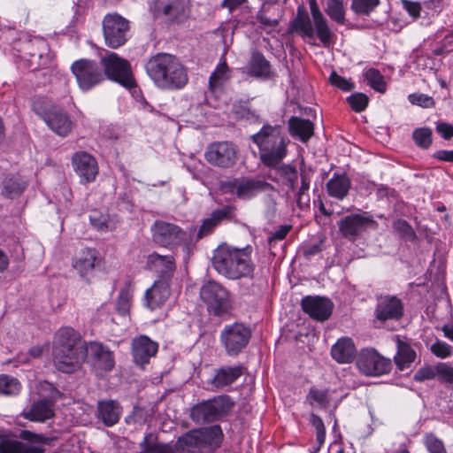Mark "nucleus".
Wrapping results in <instances>:
<instances>
[{
  "label": "nucleus",
  "instance_id": "f257e3e1",
  "mask_svg": "<svg viewBox=\"0 0 453 453\" xmlns=\"http://www.w3.org/2000/svg\"><path fill=\"white\" fill-rule=\"evenodd\" d=\"M448 248L446 243L436 242L433 259L426 269V275L431 281L426 293L434 299V304L426 305V318L438 328L452 319L453 309L447 292L445 282Z\"/></svg>",
  "mask_w": 453,
  "mask_h": 453
},
{
  "label": "nucleus",
  "instance_id": "f03ea898",
  "mask_svg": "<svg viewBox=\"0 0 453 453\" xmlns=\"http://www.w3.org/2000/svg\"><path fill=\"white\" fill-rule=\"evenodd\" d=\"M222 438L223 433L219 425L187 433L174 444L160 443L157 436L150 433L139 443V453H196L197 449L219 447Z\"/></svg>",
  "mask_w": 453,
  "mask_h": 453
},
{
  "label": "nucleus",
  "instance_id": "7ed1b4c3",
  "mask_svg": "<svg viewBox=\"0 0 453 453\" xmlns=\"http://www.w3.org/2000/svg\"><path fill=\"white\" fill-rule=\"evenodd\" d=\"M212 267L229 280L254 277L255 265L249 248L238 249L226 243L219 245L211 257Z\"/></svg>",
  "mask_w": 453,
  "mask_h": 453
},
{
  "label": "nucleus",
  "instance_id": "20e7f679",
  "mask_svg": "<svg viewBox=\"0 0 453 453\" xmlns=\"http://www.w3.org/2000/svg\"><path fill=\"white\" fill-rule=\"evenodd\" d=\"M145 69L154 83L163 89L182 88L188 81L186 68L172 54L157 53L152 56L147 61Z\"/></svg>",
  "mask_w": 453,
  "mask_h": 453
},
{
  "label": "nucleus",
  "instance_id": "39448f33",
  "mask_svg": "<svg viewBox=\"0 0 453 453\" xmlns=\"http://www.w3.org/2000/svg\"><path fill=\"white\" fill-rule=\"evenodd\" d=\"M259 149L260 161L268 167H276L287 156L288 141L280 126L265 125L251 136Z\"/></svg>",
  "mask_w": 453,
  "mask_h": 453
},
{
  "label": "nucleus",
  "instance_id": "423d86ee",
  "mask_svg": "<svg viewBox=\"0 0 453 453\" xmlns=\"http://www.w3.org/2000/svg\"><path fill=\"white\" fill-rule=\"evenodd\" d=\"M150 231L153 242L159 247L173 250L181 245L187 254H190L195 248V226L184 230L175 224L156 220Z\"/></svg>",
  "mask_w": 453,
  "mask_h": 453
},
{
  "label": "nucleus",
  "instance_id": "0eeeda50",
  "mask_svg": "<svg viewBox=\"0 0 453 453\" xmlns=\"http://www.w3.org/2000/svg\"><path fill=\"white\" fill-rule=\"evenodd\" d=\"M234 405L229 395H222L195 405L190 416L196 423H211L227 415Z\"/></svg>",
  "mask_w": 453,
  "mask_h": 453
},
{
  "label": "nucleus",
  "instance_id": "6e6552de",
  "mask_svg": "<svg viewBox=\"0 0 453 453\" xmlns=\"http://www.w3.org/2000/svg\"><path fill=\"white\" fill-rule=\"evenodd\" d=\"M271 187V184L263 180L246 176L233 178L220 184L223 193L235 196L242 200H250Z\"/></svg>",
  "mask_w": 453,
  "mask_h": 453
},
{
  "label": "nucleus",
  "instance_id": "1a4fd4ad",
  "mask_svg": "<svg viewBox=\"0 0 453 453\" xmlns=\"http://www.w3.org/2000/svg\"><path fill=\"white\" fill-rule=\"evenodd\" d=\"M200 297L207 304L208 311L215 316L226 313L231 309L229 292L217 281L208 280L203 284Z\"/></svg>",
  "mask_w": 453,
  "mask_h": 453
},
{
  "label": "nucleus",
  "instance_id": "9d476101",
  "mask_svg": "<svg viewBox=\"0 0 453 453\" xmlns=\"http://www.w3.org/2000/svg\"><path fill=\"white\" fill-rule=\"evenodd\" d=\"M378 223L366 212L352 213L338 222L342 235L350 242L362 238L368 230H375Z\"/></svg>",
  "mask_w": 453,
  "mask_h": 453
},
{
  "label": "nucleus",
  "instance_id": "9b49d317",
  "mask_svg": "<svg viewBox=\"0 0 453 453\" xmlns=\"http://www.w3.org/2000/svg\"><path fill=\"white\" fill-rule=\"evenodd\" d=\"M71 71L82 91H88L104 81L102 66L93 60H76L72 64Z\"/></svg>",
  "mask_w": 453,
  "mask_h": 453
},
{
  "label": "nucleus",
  "instance_id": "f8f14e48",
  "mask_svg": "<svg viewBox=\"0 0 453 453\" xmlns=\"http://www.w3.org/2000/svg\"><path fill=\"white\" fill-rule=\"evenodd\" d=\"M238 153L237 145L232 142H213L207 146L204 158L212 166L227 169L236 164Z\"/></svg>",
  "mask_w": 453,
  "mask_h": 453
},
{
  "label": "nucleus",
  "instance_id": "ddd939ff",
  "mask_svg": "<svg viewBox=\"0 0 453 453\" xmlns=\"http://www.w3.org/2000/svg\"><path fill=\"white\" fill-rule=\"evenodd\" d=\"M101 65L104 67V79L108 78L126 88H132L134 85L129 62L116 53L111 52L103 57Z\"/></svg>",
  "mask_w": 453,
  "mask_h": 453
},
{
  "label": "nucleus",
  "instance_id": "4468645a",
  "mask_svg": "<svg viewBox=\"0 0 453 453\" xmlns=\"http://www.w3.org/2000/svg\"><path fill=\"white\" fill-rule=\"evenodd\" d=\"M250 337L251 331L242 323L227 325L220 333V342L230 357L241 353L247 347Z\"/></svg>",
  "mask_w": 453,
  "mask_h": 453
},
{
  "label": "nucleus",
  "instance_id": "2eb2a0df",
  "mask_svg": "<svg viewBox=\"0 0 453 453\" xmlns=\"http://www.w3.org/2000/svg\"><path fill=\"white\" fill-rule=\"evenodd\" d=\"M103 32L105 43L117 49L127 41L129 22L118 13L107 14L103 19Z\"/></svg>",
  "mask_w": 453,
  "mask_h": 453
},
{
  "label": "nucleus",
  "instance_id": "dca6fc26",
  "mask_svg": "<svg viewBox=\"0 0 453 453\" xmlns=\"http://www.w3.org/2000/svg\"><path fill=\"white\" fill-rule=\"evenodd\" d=\"M33 109L58 135L65 137L71 133L73 122L67 112L63 109L57 106L42 109L37 103H34Z\"/></svg>",
  "mask_w": 453,
  "mask_h": 453
},
{
  "label": "nucleus",
  "instance_id": "f3484780",
  "mask_svg": "<svg viewBox=\"0 0 453 453\" xmlns=\"http://www.w3.org/2000/svg\"><path fill=\"white\" fill-rule=\"evenodd\" d=\"M357 366L365 375L379 376L390 371L391 361L380 356L373 349H366L359 353Z\"/></svg>",
  "mask_w": 453,
  "mask_h": 453
},
{
  "label": "nucleus",
  "instance_id": "a211bd4d",
  "mask_svg": "<svg viewBox=\"0 0 453 453\" xmlns=\"http://www.w3.org/2000/svg\"><path fill=\"white\" fill-rule=\"evenodd\" d=\"M56 368L63 372L71 373L79 369L88 357V348H62L52 350Z\"/></svg>",
  "mask_w": 453,
  "mask_h": 453
},
{
  "label": "nucleus",
  "instance_id": "6ab92c4d",
  "mask_svg": "<svg viewBox=\"0 0 453 453\" xmlns=\"http://www.w3.org/2000/svg\"><path fill=\"white\" fill-rule=\"evenodd\" d=\"M23 52L27 57V66L31 71L46 67L50 62V48L42 38H34L23 44Z\"/></svg>",
  "mask_w": 453,
  "mask_h": 453
},
{
  "label": "nucleus",
  "instance_id": "aec40b11",
  "mask_svg": "<svg viewBox=\"0 0 453 453\" xmlns=\"http://www.w3.org/2000/svg\"><path fill=\"white\" fill-rule=\"evenodd\" d=\"M145 269L155 273L157 280L170 282L176 270L175 258L173 255H161L154 251L147 256Z\"/></svg>",
  "mask_w": 453,
  "mask_h": 453
},
{
  "label": "nucleus",
  "instance_id": "412c9836",
  "mask_svg": "<svg viewBox=\"0 0 453 453\" xmlns=\"http://www.w3.org/2000/svg\"><path fill=\"white\" fill-rule=\"evenodd\" d=\"M157 351L158 343L147 335L141 334L132 340L131 355L137 366L143 368L157 355Z\"/></svg>",
  "mask_w": 453,
  "mask_h": 453
},
{
  "label": "nucleus",
  "instance_id": "4be33fe9",
  "mask_svg": "<svg viewBox=\"0 0 453 453\" xmlns=\"http://www.w3.org/2000/svg\"><path fill=\"white\" fill-rule=\"evenodd\" d=\"M72 165L81 183H88L96 180L98 165L90 154L85 151L74 153L72 157Z\"/></svg>",
  "mask_w": 453,
  "mask_h": 453
},
{
  "label": "nucleus",
  "instance_id": "5701e85b",
  "mask_svg": "<svg viewBox=\"0 0 453 453\" xmlns=\"http://www.w3.org/2000/svg\"><path fill=\"white\" fill-rule=\"evenodd\" d=\"M156 11L171 22H182L189 12L187 0H157Z\"/></svg>",
  "mask_w": 453,
  "mask_h": 453
},
{
  "label": "nucleus",
  "instance_id": "b1692460",
  "mask_svg": "<svg viewBox=\"0 0 453 453\" xmlns=\"http://www.w3.org/2000/svg\"><path fill=\"white\" fill-rule=\"evenodd\" d=\"M301 305L305 313L319 321L326 320L332 314L333 303L326 297L305 296Z\"/></svg>",
  "mask_w": 453,
  "mask_h": 453
},
{
  "label": "nucleus",
  "instance_id": "393cba45",
  "mask_svg": "<svg viewBox=\"0 0 453 453\" xmlns=\"http://www.w3.org/2000/svg\"><path fill=\"white\" fill-rule=\"evenodd\" d=\"M88 355L93 360L94 365L104 372L113 369L115 361L112 352L104 344L91 342L88 344Z\"/></svg>",
  "mask_w": 453,
  "mask_h": 453
},
{
  "label": "nucleus",
  "instance_id": "a878e982",
  "mask_svg": "<svg viewBox=\"0 0 453 453\" xmlns=\"http://www.w3.org/2000/svg\"><path fill=\"white\" fill-rule=\"evenodd\" d=\"M170 296V282L156 280L150 288L145 292L146 306L154 311L160 308Z\"/></svg>",
  "mask_w": 453,
  "mask_h": 453
},
{
  "label": "nucleus",
  "instance_id": "bb28decb",
  "mask_svg": "<svg viewBox=\"0 0 453 453\" xmlns=\"http://www.w3.org/2000/svg\"><path fill=\"white\" fill-rule=\"evenodd\" d=\"M53 402L42 398L35 402L28 409H25L22 415L25 418L35 422H44L54 416Z\"/></svg>",
  "mask_w": 453,
  "mask_h": 453
},
{
  "label": "nucleus",
  "instance_id": "cd10ccee",
  "mask_svg": "<svg viewBox=\"0 0 453 453\" xmlns=\"http://www.w3.org/2000/svg\"><path fill=\"white\" fill-rule=\"evenodd\" d=\"M403 304L400 299L392 296L380 301L376 308V318L380 321L397 319L403 316Z\"/></svg>",
  "mask_w": 453,
  "mask_h": 453
},
{
  "label": "nucleus",
  "instance_id": "c85d7f7f",
  "mask_svg": "<svg viewBox=\"0 0 453 453\" xmlns=\"http://www.w3.org/2000/svg\"><path fill=\"white\" fill-rule=\"evenodd\" d=\"M242 373L243 368L241 365L223 366L215 370L209 383L217 389L223 388L233 384Z\"/></svg>",
  "mask_w": 453,
  "mask_h": 453
},
{
  "label": "nucleus",
  "instance_id": "c756f323",
  "mask_svg": "<svg viewBox=\"0 0 453 453\" xmlns=\"http://www.w3.org/2000/svg\"><path fill=\"white\" fill-rule=\"evenodd\" d=\"M357 355V349L351 338L339 339L331 349L332 357L339 364L351 363Z\"/></svg>",
  "mask_w": 453,
  "mask_h": 453
},
{
  "label": "nucleus",
  "instance_id": "7c9ffc66",
  "mask_svg": "<svg viewBox=\"0 0 453 453\" xmlns=\"http://www.w3.org/2000/svg\"><path fill=\"white\" fill-rule=\"evenodd\" d=\"M122 409L114 400L99 401L97 403L96 417L104 426H112L120 418Z\"/></svg>",
  "mask_w": 453,
  "mask_h": 453
},
{
  "label": "nucleus",
  "instance_id": "2f4dec72",
  "mask_svg": "<svg viewBox=\"0 0 453 453\" xmlns=\"http://www.w3.org/2000/svg\"><path fill=\"white\" fill-rule=\"evenodd\" d=\"M309 4L317 36L324 45H326L330 42L332 37V32L328 27L327 21L320 12L316 0H309Z\"/></svg>",
  "mask_w": 453,
  "mask_h": 453
},
{
  "label": "nucleus",
  "instance_id": "473e14b6",
  "mask_svg": "<svg viewBox=\"0 0 453 453\" xmlns=\"http://www.w3.org/2000/svg\"><path fill=\"white\" fill-rule=\"evenodd\" d=\"M288 131L293 137L306 142L314 134V125L309 119L293 116L288 119Z\"/></svg>",
  "mask_w": 453,
  "mask_h": 453
},
{
  "label": "nucleus",
  "instance_id": "72a5a7b5",
  "mask_svg": "<svg viewBox=\"0 0 453 453\" xmlns=\"http://www.w3.org/2000/svg\"><path fill=\"white\" fill-rule=\"evenodd\" d=\"M96 260L97 251L95 249H85L76 257L73 267L81 277H88L94 271Z\"/></svg>",
  "mask_w": 453,
  "mask_h": 453
},
{
  "label": "nucleus",
  "instance_id": "f704fd0d",
  "mask_svg": "<svg viewBox=\"0 0 453 453\" xmlns=\"http://www.w3.org/2000/svg\"><path fill=\"white\" fill-rule=\"evenodd\" d=\"M42 447L27 445L0 434V453H43Z\"/></svg>",
  "mask_w": 453,
  "mask_h": 453
},
{
  "label": "nucleus",
  "instance_id": "c9c22d12",
  "mask_svg": "<svg viewBox=\"0 0 453 453\" xmlns=\"http://www.w3.org/2000/svg\"><path fill=\"white\" fill-rule=\"evenodd\" d=\"M351 182L345 174H334L326 183L328 195L339 200H343L350 189Z\"/></svg>",
  "mask_w": 453,
  "mask_h": 453
},
{
  "label": "nucleus",
  "instance_id": "e433bc0d",
  "mask_svg": "<svg viewBox=\"0 0 453 453\" xmlns=\"http://www.w3.org/2000/svg\"><path fill=\"white\" fill-rule=\"evenodd\" d=\"M247 68L248 73L251 76L267 78L270 74V64L258 51L251 54Z\"/></svg>",
  "mask_w": 453,
  "mask_h": 453
},
{
  "label": "nucleus",
  "instance_id": "4c0bfd02",
  "mask_svg": "<svg viewBox=\"0 0 453 453\" xmlns=\"http://www.w3.org/2000/svg\"><path fill=\"white\" fill-rule=\"evenodd\" d=\"M81 339V334L73 327L63 326L55 333L53 350L65 348V346L74 344L76 342H79Z\"/></svg>",
  "mask_w": 453,
  "mask_h": 453
},
{
  "label": "nucleus",
  "instance_id": "58836bf2",
  "mask_svg": "<svg viewBox=\"0 0 453 453\" xmlns=\"http://www.w3.org/2000/svg\"><path fill=\"white\" fill-rule=\"evenodd\" d=\"M301 186L296 192V203L300 209H305L310 205V195L308 193L311 181V171L300 170Z\"/></svg>",
  "mask_w": 453,
  "mask_h": 453
},
{
  "label": "nucleus",
  "instance_id": "ea45409f",
  "mask_svg": "<svg viewBox=\"0 0 453 453\" xmlns=\"http://www.w3.org/2000/svg\"><path fill=\"white\" fill-rule=\"evenodd\" d=\"M26 187V181L19 175L6 177L3 181L2 195L7 198H14L21 195Z\"/></svg>",
  "mask_w": 453,
  "mask_h": 453
},
{
  "label": "nucleus",
  "instance_id": "a19ab883",
  "mask_svg": "<svg viewBox=\"0 0 453 453\" xmlns=\"http://www.w3.org/2000/svg\"><path fill=\"white\" fill-rule=\"evenodd\" d=\"M396 342L397 353L395 356V362L400 370H403L414 361L416 353L409 344L402 342L398 337Z\"/></svg>",
  "mask_w": 453,
  "mask_h": 453
},
{
  "label": "nucleus",
  "instance_id": "79ce46f5",
  "mask_svg": "<svg viewBox=\"0 0 453 453\" xmlns=\"http://www.w3.org/2000/svg\"><path fill=\"white\" fill-rule=\"evenodd\" d=\"M292 29L298 32L302 36L308 38L314 37V30L311 19L307 14L297 13L296 17L291 23Z\"/></svg>",
  "mask_w": 453,
  "mask_h": 453
},
{
  "label": "nucleus",
  "instance_id": "37998d69",
  "mask_svg": "<svg viewBox=\"0 0 453 453\" xmlns=\"http://www.w3.org/2000/svg\"><path fill=\"white\" fill-rule=\"evenodd\" d=\"M274 168L276 169L280 177L283 179L284 184L288 186L290 190L295 191L298 178L296 168L291 165L280 164Z\"/></svg>",
  "mask_w": 453,
  "mask_h": 453
},
{
  "label": "nucleus",
  "instance_id": "c03bdc74",
  "mask_svg": "<svg viewBox=\"0 0 453 453\" xmlns=\"http://www.w3.org/2000/svg\"><path fill=\"white\" fill-rule=\"evenodd\" d=\"M326 13L330 19L338 24H343L345 21V10L342 1L340 0H328Z\"/></svg>",
  "mask_w": 453,
  "mask_h": 453
},
{
  "label": "nucleus",
  "instance_id": "a18cd8bd",
  "mask_svg": "<svg viewBox=\"0 0 453 453\" xmlns=\"http://www.w3.org/2000/svg\"><path fill=\"white\" fill-rule=\"evenodd\" d=\"M380 0H351V10L357 15L369 16L379 5Z\"/></svg>",
  "mask_w": 453,
  "mask_h": 453
},
{
  "label": "nucleus",
  "instance_id": "49530a36",
  "mask_svg": "<svg viewBox=\"0 0 453 453\" xmlns=\"http://www.w3.org/2000/svg\"><path fill=\"white\" fill-rule=\"evenodd\" d=\"M20 388V383L17 379L6 374H0V395H18Z\"/></svg>",
  "mask_w": 453,
  "mask_h": 453
},
{
  "label": "nucleus",
  "instance_id": "de8ad7c7",
  "mask_svg": "<svg viewBox=\"0 0 453 453\" xmlns=\"http://www.w3.org/2000/svg\"><path fill=\"white\" fill-rule=\"evenodd\" d=\"M229 79V69L226 62L219 64L216 70L211 74L209 86L211 90L221 86Z\"/></svg>",
  "mask_w": 453,
  "mask_h": 453
},
{
  "label": "nucleus",
  "instance_id": "09e8293b",
  "mask_svg": "<svg viewBox=\"0 0 453 453\" xmlns=\"http://www.w3.org/2000/svg\"><path fill=\"white\" fill-rule=\"evenodd\" d=\"M365 78L368 84L376 91L383 93L386 91V83L381 73L374 68H370L365 73Z\"/></svg>",
  "mask_w": 453,
  "mask_h": 453
},
{
  "label": "nucleus",
  "instance_id": "8fccbe9b",
  "mask_svg": "<svg viewBox=\"0 0 453 453\" xmlns=\"http://www.w3.org/2000/svg\"><path fill=\"white\" fill-rule=\"evenodd\" d=\"M307 401L311 405L316 403L318 406L325 408L329 403L328 390L311 388L307 395Z\"/></svg>",
  "mask_w": 453,
  "mask_h": 453
},
{
  "label": "nucleus",
  "instance_id": "3c124183",
  "mask_svg": "<svg viewBox=\"0 0 453 453\" xmlns=\"http://www.w3.org/2000/svg\"><path fill=\"white\" fill-rule=\"evenodd\" d=\"M89 221L99 231H108L111 228L108 214L94 211L89 215Z\"/></svg>",
  "mask_w": 453,
  "mask_h": 453
},
{
  "label": "nucleus",
  "instance_id": "603ef678",
  "mask_svg": "<svg viewBox=\"0 0 453 453\" xmlns=\"http://www.w3.org/2000/svg\"><path fill=\"white\" fill-rule=\"evenodd\" d=\"M347 101L354 111L361 112L367 107L369 98L363 93H355L349 96Z\"/></svg>",
  "mask_w": 453,
  "mask_h": 453
},
{
  "label": "nucleus",
  "instance_id": "864d4df0",
  "mask_svg": "<svg viewBox=\"0 0 453 453\" xmlns=\"http://www.w3.org/2000/svg\"><path fill=\"white\" fill-rule=\"evenodd\" d=\"M218 225L219 224L211 217L204 219L203 221L202 225L200 226L198 231L196 230V233H195V244L200 239H202L203 236H206V235H209L210 234H211L212 231L214 230V228Z\"/></svg>",
  "mask_w": 453,
  "mask_h": 453
},
{
  "label": "nucleus",
  "instance_id": "5fc2aeb1",
  "mask_svg": "<svg viewBox=\"0 0 453 453\" xmlns=\"http://www.w3.org/2000/svg\"><path fill=\"white\" fill-rule=\"evenodd\" d=\"M329 81L333 86L343 91H350L354 88V85L350 81L338 75L335 71L331 73Z\"/></svg>",
  "mask_w": 453,
  "mask_h": 453
},
{
  "label": "nucleus",
  "instance_id": "6e6d98bb",
  "mask_svg": "<svg viewBox=\"0 0 453 453\" xmlns=\"http://www.w3.org/2000/svg\"><path fill=\"white\" fill-rule=\"evenodd\" d=\"M131 295L128 290L122 289L117 300V310L119 314L126 315L130 308Z\"/></svg>",
  "mask_w": 453,
  "mask_h": 453
},
{
  "label": "nucleus",
  "instance_id": "4d7b16f0",
  "mask_svg": "<svg viewBox=\"0 0 453 453\" xmlns=\"http://www.w3.org/2000/svg\"><path fill=\"white\" fill-rule=\"evenodd\" d=\"M426 449L429 453H447L442 441L432 434H426Z\"/></svg>",
  "mask_w": 453,
  "mask_h": 453
},
{
  "label": "nucleus",
  "instance_id": "13d9d810",
  "mask_svg": "<svg viewBox=\"0 0 453 453\" xmlns=\"http://www.w3.org/2000/svg\"><path fill=\"white\" fill-rule=\"evenodd\" d=\"M433 211L436 212L438 215L434 214V217L438 221L439 224L447 225L449 215L447 213L446 206L441 202L432 203Z\"/></svg>",
  "mask_w": 453,
  "mask_h": 453
},
{
  "label": "nucleus",
  "instance_id": "bf43d9fd",
  "mask_svg": "<svg viewBox=\"0 0 453 453\" xmlns=\"http://www.w3.org/2000/svg\"><path fill=\"white\" fill-rule=\"evenodd\" d=\"M431 351L438 357L445 358L451 354V346L448 343L437 341L431 346Z\"/></svg>",
  "mask_w": 453,
  "mask_h": 453
},
{
  "label": "nucleus",
  "instance_id": "052dcab7",
  "mask_svg": "<svg viewBox=\"0 0 453 453\" xmlns=\"http://www.w3.org/2000/svg\"><path fill=\"white\" fill-rule=\"evenodd\" d=\"M234 208L225 206L211 212V217L219 224L224 219H230L234 215Z\"/></svg>",
  "mask_w": 453,
  "mask_h": 453
},
{
  "label": "nucleus",
  "instance_id": "680f3d73",
  "mask_svg": "<svg viewBox=\"0 0 453 453\" xmlns=\"http://www.w3.org/2000/svg\"><path fill=\"white\" fill-rule=\"evenodd\" d=\"M453 51V34L444 36L441 42V46L433 50L435 55H442Z\"/></svg>",
  "mask_w": 453,
  "mask_h": 453
},
{
  "label": "nucleus",
  "instance_id": "e2e57ef3",
  "mask_svg": "<svg viewBox=\"0 0 453 453\" xmlns=\"http://www.w3.org/2000/svg\"><path fill=\"white\" fill-rule=\"evenodd\" d=\"M402 4L406 12L413 19H417L420 15L422 10L421 4L418 2H412L410 0H402Z\"/></svg>",
  "mask_w": 453,
  "mask_h": 453
},
{
  "label": "nucleus",
  "instance_id": "0e129e2a",
  "mask_svg": "<svg viewBox=\"0 0 453 453\" xmlns=\"http://www.w3.org/2000/svg\"><path fill=\"white\" fill-rule=\"evenodd\" d=\"M42 346H34L29 349L28 354H19L18 356V361L26 364L30 361V358L40 357L42 354Z\"/></svg>",
  "mask_w": 453,
  "mask_h": 453
},
{
  "label": "nucleus",
  "instance_id": "69168bd1",
  "mask_svg": "<svg viewBox=\"0 0 453 453\" xmlns=\"http://www.w3.org/2000/svg\"><path fill=\"white\" fill-rule=\"evenodd\" d=\"M436 132L444 140H449L453 137V125L446 122H438L436 124Z\"/></svg>",
  "mask_w": 453,
  "mask_h": 453
},
{
  "label": "nucleus",
  "instance_id": "338daca9",
  "mask_svg": "<svg viewBox=\"0 0 453 453\" xmlns=\"http://www.w3.org/2000/svg\"><path fill=\"white\" fill-rule=\"evenodd\" d=\"M431 157L441 162L453 163V150H440L433 153Z\"/></svg>",
  "mask_w": 453,
  "mask_h": 453
},
{
  "label": "nucleus",
  "instance_id": "774afa93",
  "mask_svg": "<svg viewBox=\"0 0 453 453\" xmlns=\"http://www.w3.org/2000/svg\"><path fill=\"white\" fill-rule=\"evenodd\" d=\"M20 438L34 442H46L48 441V439L43 434H35L28 430L22 431L20 434Z\"/></svg>",
  "mask_w": 453,
  "mask_h": 453
}]
</instances>
